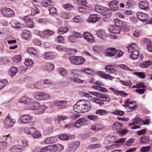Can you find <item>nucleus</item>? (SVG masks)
<instances>
[{
	"label": "nucleus",
	"mask_w": 152,
	"mask_h": 152,
	"mask_svg": "<svg viewBox=\"0 0 152 152\" xmlns=\"http://www.w3.org/2000/svg\"><path fill=\"white\" fill-rule=\"evenodd\" d=\"M133 101L130 98L125 99L124 102V104L123 105L125 107L128 108Z\"/></svg>",
	"instance_id": "09e8293b"
},
{
	"label": "nucleus",
	"mask_w": 152,
	"mask_h": 152,
	"mask_svg": "<svg viewBox=\"0 0 152 152\" xmlns=\"http://www.w3.org/2000/svg\"><path fill=\"white\" fill-rule=\"evenodd\" d=\"M61 16L63 18L65 19H68L71 16V15L68 12H62L60 14Z\"/></svg>",
	"instance_id": "c03bdc74"
},
{
	"label": "nucleus",
	"mask_w": 152,
	"mask_h": 152,
	"mask_svg": "<svg viewBox=\"0 0 152 152\" xmlns=\"http://www.w3.org/2000/svg\"><path fill=\"white\" fill-rule=\"evenodd\" d=\"M128 51L131 53L130 57L133 59H137L139 54V52L137 50L136 44L132 43L127 46Z\"/></svg>",
	"instance_id": "f257e3e1"
},
{
	"label": "nucleus",
	"mask_w": 152,
	"mask_h": 152,
	"mask_svg": "<svg viewBox=\"0 0 152 152\" xmlns=\"http://www.w3.org/2000/svg\"><path fill=\"white\" fill-rule=\"evenodd\" d=\"M110 9L113 11L117 10L118 9V1L113 0L109 3Z\"/></svg>",
	"instance_id": "412c9836"
},
{
	"label": "nucleus",
	"mask_w": 152,
	"mask_h": 152,
	"mask_svg": "<svg viewBox=\"0 0 152 152\" xmlns=\"http://www.w3.org/2000/svg\"><path fill=\"white\" fill-rule=\"evenodd\" d=\"M108 29L110 32L114 34H119L121 31V30L119 28L113 25H110Z\"/></svg>",
	"instance_id": "5701e85b"
},
{
	"label": "nucleus",
	"mask_w": 152,
	"mask_h": 152,
	"mask_svg": "<svg viewBox=\"0 0 152 152\" xmlns=\"http://www.w3.org/2000/svg\"><path fill=\"white\" fill-rule=\"evenodd\" d=\"M21 36L23 39L26 40H29L31 37V33L27 30H24L21 34Z\"/></svg>",
	"instance_id": "aec40b11"
},
{
	"label": "nucleus",
	"mask_w": 152,
	"mask_h": 152,
	"mask_svg": "<svg viewBox=\"0 0 152 152\" xmlns=\"http://www.w3.org/2000/svg\"><path fill=\"white\" fill-rule=\"evenodd\" d=\"M79 70L77 69H74L72 71V75L73 77H78L79 76Z\"/></svg>",
	"instance_id": "0e129e2a"
},
{
	"label": "nucleus",
	"mask_w": 152,
	"mask_h": 152,
	"mask_svg": "<svg viewBox=\"0 0 152 152\" xmlns=\"http://www.w3.org/2000/svg\"><path fill=\"white\" fill-rule=\"evenodd\" d=\"M149 137L144 136L141 137L140 140V142L141 144H148L149 143Z\"/></svg>",
	"instance_id": "473e14b6"
},
{
	"label": "nucleus",
	"mask_w": 152,
	"mask_h": 152,
	"mask_svg": "<svg viewBox=\"0 0 152 152\" xmlns=\"http://www.w3.org/2000/svg\"><path fill=\"white\" fill-rule=\"evenodd\" d=\"M51 145L46 146L42 148L40 150L41 152H53Z\"/></svg>",
	"instance_id": "e433bc0d"
},
{
	"label": "nucleus",
	"mask_w": 152,
	"mask_h": 152,
	"mask_svg": "<svg viewBox=\"0 0 152 152\" xmlns=\"http://www.w3.org/2000/svg\"><path fill=\"white\" fill-rule=\"evenodd\" d=\"M39 11L38 9L35 6H34L33 7L31 8V14L32 15L39 13Z\"/></svg>",
	"instance_id": "774afa93"
},
{
	"label": "nucleus",
	"mask_w": 152,
	"mask_h": 152,
	"mask_svg": "<svg viewBox=\"0 0 152 152\" xmlns=\"http://www.w3.org/2000/svg\"><path fill=\"white\" fill-rule=\"evenodd\" d=\"M59 139L63 140H67L69 138L68 135L65 134H60L59 135Z\"/></svg>",
	"instance_id": "338daca9"
},
{
	"label": "nucleus",
	"mask_w": 152,
	"mask_h": 152,
	"mask_svg": "<svg viewBox=\"0 0 152 152\" xmlns=\"http://www.w3.org/2000/svg\"><path fill=\"white\" fill-rule=\"evenodd\" d=\"M103 128L102 126L100 124H97L92 125L91 126V129L92 130L96 131L99 130H101Z\"/></svg>",
	"instance_id": "2f4dec72"
},
{
	"label": "nucleus",
	"mask_w": 152,
	"mask_h": 152,
	"mask_svg": "<svg viewBox=\"0 0 152 152\" xmlns=\"http://www.w3.org/2000/svg\"><path fill=\"white\" fill-rule=\"evenodd\" d=\"M0 12L2 15L7 17H13L15 15L14 11L9 8L3 7L1 10Z\"/></svg>",
	"instance_id": "39448f33"
},
{
	"label": "nucleus",
	"mask_w": 152,
	"mask_h": 152,
	"mask_svg": "<svg viewBox=\"0 0 152 152\" xmlns=\"http://www.w3.org/2000/svg\"><path fill=\"white\" fill-rule=\"evenodd\" d=\"M98 37L102 39H104L106 36V34L104 31L103 29H99L96 32Z\"/></svg>",
	"instance_id": "7c9ffc66"
},
{
	"label": "nucleus",
	"mask_w": 152,
	"mask_h": 152,
	"mask_svg": "<svg viewBox=\"0 0 152 152\" xmlns=\"http://www.w3.org/2000/svg\"><path fill=\"white\" fill-rule=\"evenodd\" d=\"M23 19L25 21L24 25L26 27L33 28L34 27V23L29 15L24 16Z\"/></svg>",
	"instance_id": "9d476101"
},
{
	"label": "nucleus",
	"mask_w": 152,
	"mask_h": 152,
	"mask_svg": "<svg viewBox=\"0 0 152 152\" xmlns=\"http://www.w3.org/2000/svg\"><path fill=\"white\" fill-rule=\"evenodd\" d=\"M42 94H43L42 92H36L33 94V96L37 100H42Z\"/></svg>",
	"instance_id": "58836bf2"
},
{
	"label": "nucleus",
	"mask_w": 152,
	"mask_h": 152,
	"mask_svg": "<svg viewBox=\"0 0 152 152\" xmlns=\"http://www.w3.org/2000/svg\"><path fill=\"white\" fill-rule=\"evenodd\" d=\"M53 152L61 151L64 149V147L61 144L54 145H51Z\"/></svg>",
	"instance_id": "393cba45"
},
{
	"label": "nucleus",
	"mask_w": 152,
	"mask_h": 152,
	"mask_svg": "<svg viewBox=\"0 0 152 152\" xmlns=\"http://www.w3.org/2000/svg\"><path fill=\"white\" fill-rule=\"evenodd\" d=\"M54 105L56 106H63L65 105L66 102L65 101L61 100L60 101H55L54 102Z\"/></svg>",
	"instance_id": "37998d69"
},
{
	"label": "nucleus",
	"mask_w": 152,
	"mask_h": 152,
	"mask_svg": "<svg viewBox=\"0 0 152 152\" xmlns=\"http://www.w3.org/2000/svg\"><path fill=\"white\" fill-rule=\"evenodd\" d=\"M31 100V99L28 98L25 96L22 97L19 101L20 103L27 104L28 102ZM31 101H30V102Z\"/></svg>",
	"instance_id": "49530a36"
},
{
	"label": "nucleus",
	"mask_w": 152,
	"mask_h": 152,
	"mask_svg": "<svg viewBox=\"0 0 152 152\" xmlns=\"http://www.w3.org/2000/svg\"><path fill=\"white\" fill-rule=\"evenodd\" d=\"M77 77H71V78L70 77L69 79L71 81H73L75 82L79 83H83V81L80 79L78 78Z\"/></svg>",
	"instance_id": "69168bd1"
},
{
	"label": "nucleus",
	"mask_w": 152,
	"mask_h": 152,
	"mask_svg": "<svg viewBox=\"0 0 152 152\" xmlns=\"http://www.w3.org/2000/svg\"><path fill=\"white\" fill-rule=\"evenodd\" d=\"M4 121L5 127L6 128H8L13 126L15 124L16 121L14 119L6 118Z\"/></svg>",
	"instance_id": "2eb2a0df"
},
{
	"label": "nucleus",
	"mask_w": 152,
	"mask_h": 152,
	"mask_svg": "<svg viewBox=\"0 0 152 152\" xmlns=\"http://www.w3.org/2000/svg\"><path fill=\"white\" fill-rule=\"evenodd\" d=\"M146 86L143 82H140L132 87L133 88H138L135 90L136 92L140 94H143L145 91Z\"/></svg>",
	"instance_id": "6e6552de"
},
{
	"label": "nucleus",
	"mask_w": 152,
	"mask_h": 152,
	"mask_svg": "<svg viewBox=\"0 0 152 152\" xmlns=\"http://www.w3.org/2000/svg\"><path fill=\"white\" fill-rule=\"evenodd\" d=\"M113 22L116 26L119 28L120 30L122 29L125 31H127L129 30L126 22L118 18L114 19Z\"/></svg>",
	"instance_id": "423d86ee"
},
{
	"label": "nucleus",
	"mask_w": 152,
	"mask_h": 152,
	"mask_svg": "<svg viewBox=\"0 0 152 152\" xmlns=\"http://www.w3.org/2000/svg\"><path fill=\"white\" fill-rule=\"evenodd\" d=\"M44 70L48 71H51L54 69V66L53 64L50 63H46L43 66Z\"/></svg>",
	"instance_id": "a878e982"
},
{
	"label": "nucleus",
	"mask_w": 152,
	"mask_h": 152,
	"mask_svg": "<svg viewBox=\"0 0 152 152\" xmlns=\"http://www.w3.org/2000/svg\"><path fill=\"white\" fill-rule=\"evenodd\" d=\"M34 128H35L33 127H26L23 130L26 133L31 134Z\"/></svg>",
	"instance_id": "a19ab883"
},
{
	"label": "nucleus",
	"mask_w": 152,
	"mask_h": 152,
	"mask_svg": "<svg viewBox=\"0 0 152 152\" xmlns=\"http://www.w3.org/2000/svg\"><path fill=\"white\" fill-rule=\"evenodd\" d=\"M133 74L136 75L142 79H144L146 77L145 73L143 72H134L133 73Z\"/></svg>",
	"instance_id": "8fccbe9b"
},
{
	"label": "nucleus",
	"mask_w": 152,
	"mask_h": 152,
	"mask_svg": "<svg viewBox=\"0 0 152 152\" xmlns=\"http://www.w3.org/2000/svg\"><path fill=\"white\" fill-rule=\"evenodd\" d=\"M96 114H99L100 115H104L106 114H108L107 111L103 109H99L96 110Z\"/></svg>",
	"instance_id": "5fc2aeb1"
},
{
	"label": "nucleus",
	"mask_w": 152,
	"mask_h": 152,
	"mask_svg": "<svg viewBox=\"0 0 152 152\" xmlns=\"http://www.w3.org/2000/svg\"><path fill=\"white\" fill-rule=\"evenodd\" d=\"M26 51L31 55L35 56L38 54V49L32 47L28 48L26 49Z\"/></svg>",
	"instance_id": "b1692460"
},
{
	"label": "nucleus",
	"mask_w": 152,
	"mask_h": 152,
	"mask_svg": "<svg viewBox=\"0 0 152 152\" xmlns=\"http://www.w3.org/2000/svg\"><path fill=\"white\" fill-rule=\"evenodd\" d=\"M24 64L27 67H31L34 64L33 61L30 59H26L25 60Z\"/></svg>",
	"instance_id": "a18cd8bd"
},
{
	"label": "nucleus",
	"mask_w": 152,
	"mask_h": 152,
	"mask_svg": "<svg viewBox=\"0 0 152 152\" xmlns=\"http://www.w3.org/2000/svg\"><path fill=\"white\" fill-rule=\"evenodd\" d=\"M151 65V61L148 60L146 61H143L142 62L140 65L141 67L142 68H146Z\"/></svg>",
	"instance_id": "ea45409f"
},
{
	"label": "nucleus",
	"mask_w": 152,
	"mask_h": 152,
	"mask_svg": "<svg viewBox=\"0 0 152 152\" xmlns=\"http://www.w3.org/2000/svg\"><path fill=\"white\" fill-rule=\"evenodd\" d=\"M75 1L78 5H82L84 6H86L87 2L86 0H75Z\"/></svg>",
	"instance_id": "4d7b16f0"
},
{
	"label": "nucleus",
	"mask_w": 152,
	"mask_h": 152,
	"mask_svg": "<svg viewBox=\"0 0 152 152\" xmlns=\"http://www.w3.org/2000/svg\"><path fill=\"white\" fill-rule=\"evenodd\" d=\"M80 142L79 141H76L75 142H72L69 147L73 148V150H75L79 146Z\"/></svg>",
	"instance_id": "864d4df0"
},
{
	"label": "nucleus",
	"mask_w": 152,
	"mask_h": 152,
	"mask_svg": "<svg viewBox=\"0 0 152 152\" xmlns=\"http://www.w3.org/2000/svg\"><path fill=\"white\" fill-rule=\"evenodd\" d=\"M33 117L29 114L21 115L18 120V121L22 124H27L32 120Z\"/></svg>",
	"instance_id": "9b49d317"
},
{
	"label": "nucleus",
	"mask_w": 152,
	"mask_h": 152,
	"mask_svg": "<svg viewBox=\"0 0 152 152\" xmlns=\"http://www.w3.org/2000/svg\"><path fill=\"white\" fill-rule=\"evenodd\" d=\"M37 33L40 36L42 37H43L46 35L50 36L54 34V32L53 31L48 30H45L42 32L38 31Z\"/></svg>",
	"instance_id": "4be33fe9"
},
{
	"label": "nucleus",
	"mask_w": 152,
	"mask_h": 152,
	"mask_svg": "<svg viewBox=\"0 0 152 152\" xmlns=\"http://www.w3.org/2000/svg\"><path fill=\"white\" fill-rule=\"evenodd\" d=\"M69 60L71 63L77 65H82L86 61V59L81 56H71Z\"/></svg>",
	"instance_id": "f03ea898"
},
{
	"label": "nucleus",
	"mask_w": 152,
	"mask_h": 152,
	"mask_svg": "<svg viewBox=\"0 0 152 152\" xmlns=\"http://www.w3.org/2000/svg\"><path fill=\"white\" fill-rule=\"evenodd\" d=\"M96 73L97 75L101 77L106 80H112L115 78L114 77L110 74L105 73L102 71H99Z\"/></svg>",
	"instance_id": "a211bd4d"
},
{
	"label": "nucleus",
	"mask_w": 152,
	"mask_h": 152,
	"mask_svg": "<svg viewBox=\"0 0 152 152\" xmlns=\"http://www.w3.org/2000/svg\"><path fill=\"white\" fill-rule=\"evenodd\" d=\"M83 36L86 41L91 43L95 42V39L94 37L90 33L88 32H84Z\"/></svg>",
	"instance_id": "f8f14e48"
},
{
	"label": "nucleus",
	"mask_w": 152,
	"mask_h": 152,
	"mask_svg": "<svg viewBox=\"0 0 152 152\" xmlns=\"http://www.w3.org/2000/svg\"><path fill=\"white\" fill-rule=\"evenodd\" d=\"M53 3L49 0H44L42 3L43 6L45 7L52 5Z\"/></svg>",
	"instance_id": "3c124183"
},
{
	"label": "nucleus",
	"mask_w": 152,
	"mask_h": 152,
	"mask_svg": "<svg viewBox=\"0 0 152 152\" xmlns=\"http://www.w3.org/2000/svg\"><path fill=\"white\" fill-rule=\"evenodd\" d=\"M94 101L96 103L99 104L100 106H102L104 104V100H102L99 98H94Z\"/></svg>",
	"instance_id": "6e6d98bb"
},
{
	"label": "nucleus",
	"mask_w": 152,
	"mask_h": 152,
	"mask_svg": "<svg viewBox=\"0 0 152 152\" xmlns=\"http://www.w3.org/2000/svg\"><path fill=\"white\" fill-rule=\"evenodd\" d=\"M151 148L150 146H143L141 149V152H148L150 151Z\"/></svg>",
	"instance_id": "e2e57ef3"
},
{
	"label": "nucleus",
	"mask_w": 152,
	"mask_h": 152,
	"mask_svg": "<svg viewBox=\"0 0 152 152\" xmlns=\"http://www.w3.org/2000/svg\"><path fill=\"white\" fill-rule=\"evenodd\" d=\"M117 52V50L115 48H109L106 49L104 54L107 56L111 57L115 56Z\"/></svg>",
	"instance_id": "4468645a"
},
{
	"label": "nucleus",
	"mask_w": 152,
	"mask_h": 152,
	"mask_svg": "<svg viewBox=\"0 0 152 152\" xmlns=\"http://www.w3.org/2000/svg\"><path fill=\"white\" fill-rule=\"evenodd\" d=\"M110 89L114 92L115 94L117 96H120L121 97H126L128 95V94L125 92L124 91H119L117 89L113 88V87H110Z\"/></svg>",
	"instance_id": "f3484780"
},
{
	"label": "nucleus",
	"mask_w": 152,
	"mask_h": 152,
	"mask_svg": "<svg viewBox=\"0 0 152 152\" xmlns=\"http://www.w3.org/2000/svg\"><path fill=\"white\" fill-rule=\"evenodd\" d=\"M84 99H82L78 101L73 106V108L75 112L81 113L82 106L84 104Z\"/></svg>",
	"instance_id": "ddd939ff"
},
{
	"label": "nucleus",
	"mask_w": 152,
	"mask_h": 152,
	"mask_svg": "<svg viewBox=\"0 0 152 152\" xmlns=\"http://www.w3.org/2000/svg\"><path fill=\"white\" fill-rule=\"evenodd\" d=\"M103 9V7L99 5H96L95 6L94 10H95L101 14V13H103L102 11V10Z\"/></svg>",
	"instance_id": "13d9d810"
},
{
	"label": "nucleus",
	"mask_w": 152,
	"mask_h": 152,
	"mask_svg": "<svg viewBox=\"0 0 152 152\" xmlns=\"http://www.w3.org/2000/svg\"><path fill=\"white\" fill-rule=\"evenodd\" d=\"M140 8L143 10H146L149 9V4L145 1H141L139 4Z\"/></svg>",
	"instance_id": "c85d7f7f"
},
{
	"label": "nucleus",
	"mask_w": 152,
	"mask_h": 152,
	"mask_svg": "<svg viewBox=\"0 0 152 152\" xmlns=\"http://www.w3.org/2000/svg\"><path fill=\"white\" fill-rule=\"evenodd\" d=\"M18 69L16 67L13 66L10 69L9 71V73L10 75L13 76L15 75L18 72Z\"/></svg>",
	"instance_id": "79ce46f5"
},
{
	"label": "nucleus",
	"mask_w": 152,
	"mask_h": 152,
	"mask_svg": "<svg viewBox=\"0 0 152 152\" xmlns=\"http://www.w3.org/2000/svg\"><path fill=\"white\" fill-rule=\"evenodd\" d=\"M142 118H136L134 119L133 123L129 124V126H131L133 124H142Z\"/></svg>",
	"instance_id": "de8ad7c7"
},
{
	"label": "nucleus",
	"mask_w": 152,
	"mask_h": 152,
	"mask_svg": "<svg viewBox=\"0 0 152 152\" xmlns=\"http://www.w3.org/2000/svg\"><path fill=\"white\" fill-rule=\"evenodd\" d=\"M121 83L124 85L126 86H130L132 85V83L130 80L126 81L121 80Z\"/></svg>",
	"instance_id": "052dcab7"
},
{
	"label": "nucleus",
	"mask_w": 152,
	"mask_h": 152,
	"mask_svg": "<svg viewBox=\"0 0 152 152\" xmlns=\"http://www.w3.org/2000/svg\"><path fill=\"white\" fill-rule=\"evenodd\" d=\"M69 31L68 28L66 26L61 27L59 28L58 32L59 34H62L66 33Z\"/></svg>",
	"instance_id": "c9c22d12"
},
{
	"label": "nucleus",
	"mask_w": 152,
	"mask_h": 152,
	"mask_svg": "<svg viewBox=\"0 0 152 152\" xmlns=\"http://www.w3.org/2000/svg\"><path fill=\"white\" fill-rule=\"evenodd\" d=\"M31 135L34 138L36 139L42 136V134L40 131L35 128Z\"/></svg>",
	"instance_id": "bb28decb"
},
{
	"label": "nucleus",
	"mask_w": 152,
	"mask_h": 152,
	"mask_svg": "<svg viewBox=\"0 0 152 152\" xmlns=\"http://www.w3.org/2000/svg\"><path fill=\"white\" fill-rule=\"evenodd\" d=\"M80 72H81L84 73L86 74L90 75L93 72V70L89 68H86L85 67L82 68L80 69Z\"/></svg>",
	"instance_id": "72a5a7b5"
},
{
	"label": "nucleus",
	"mask_w": 152,
	"mask_h": 152,
	"mask_svg": "<svg viewBox=\"0 0 152 152\" xmlns=\"http://www.w3.org/2000/svg\"><path fill=\"white\" fill-rule=\"evenodd\" d=\"M55 57L54 53L53 52H48L46 53L44 55V58L47 59H51Z\"/></svg>",
	"instance_id": "c756f323"
},
{
	"label": "nucleus",
	"mask_w": 152,
	"mask_h": 152,
	"mask_svg": "<svg viewBox=\"0 0 152 152\" xmlns=\"http://www.w3.org/2000/svg\"><path fill=\"white\" fill-rule=\"evenodd\" d=\"M102 10V11L103 13H101L102 15L103 16H105L107 18H110L111 15V14L110 12L109 9L107 7H104L103 9Z\"/></svg>",
	"instance_id": "cd10ccee"
},
{
	"label": "nucleus",
	"mask_w": 152,
	"mask_h": 152,
	"mask_svg": "<svg viewBox=\"0 0 152 152\" xmlns=\"http://www.w3.org/2000/svg\"><path fill=\"white\" fill-rule=\"evenodd\" d=\"M32 99L28 102L27 104L28 108L30 110H37L38 111H39L38 113L40 114L43 113L44 110L42 109V107L39 106V104L37 102H34L32 101Z\"/></svg>",
	"instance_id": "20e7f679"
},
{
	"label": "nucleus",
	"mask_w": 152,
	"mask_h": 152,
	"mask_svg": "<svg viewBox=\"0 0 152 152\" xmlns=\"http://www.w3.org/2000/svg\"><path fill=\"white\" fill-rule=\"evenodd\" d=\"M100 18L96 14H92L89 15L87 19L88 22L94 23L100 19Z\"/></svg>",
	"instance_id": "6ab92c4d"
},
{
	"label": "nucleus",
	"mask_w": 152,
	"mask_h": 152,
	"mask_svg": "<svg viewBox=\"0 0 152 152\" xmlns=\"http://www.w3.org/2000/svg\"><path fill=\"white\" fill-rule=\"evenodd\" d=\"M84 104L82 106L81 113H85L89 111L91 108V105L90 102L87 100L84 99Z\"/></svg>",
	"instance_id": "dca6fc26"
},
{
	"label": "nucleus",
	"mask_w": 152,
	"mask_h": 152,
	"mask_svg": "<svg viewBox=\"0 0 152 152\" xmlns=\"http://www.w3.org/2000/svg\"><path fill=\"white\" fill-rule=\"evenodd\" d=\"M137 16L138 18L142 21L147 22L148 23L152 24V18L149 20V16L148 14L138 12L137 13Z\"/></svg>",
	"instance_id": "0eeeda50"
},
{
	"label": "nucleus",
	"mask_w": 152,
	"mask_h": 152,
	"mask_svg": "<svg viewBox=\"0 0 152 152\" xmlns=\"http://www.w3.org/2000/svg\"><path fill=\"white\" fill-rule=\"evenodd\" d=\"M105 69L109 73H115L117 72L118 70V66L114 64L107 65L105 66Z\"/></svg>",
	"instance_id": "1a4fd4ad"
},
{
	"label": "nucleus",
	"mask_w": 152,
	"mask_h": 152,
	"mask_svg": "<svg viewBox=\"0 0 152 152\" xmlns=\"http://www.w3.org/2000/svg\"><path fill=\"white\" fill-rule=\"evenodd\" d=\"M112 113L114 115H117L119 116H123L124 114V111L118 110H115L112 112Z\"/></svg>",
	"instance_id": "680f3d73"
},
{
	"label": "nucleus",
	"mask_w": 152,
	"mask_h": 152,
	"mask_svg": "<svg viewBox=\"0 0 152 152\" xmlns=\"http://www.w3.org/2000/svg\"><path fill=\"white\" fill-rule=\"evenodd\" d=\"M103 49V46L95 45L93 47L92 50L95 52L99 53L102 51Z\"/></svg>",
	"instance_id": "f704fd0d"
},
{
	"label": "nucleus",
	"mask_w": 152,
	"mask_h": 152,
	"mask_svg": "<svg viewBox=\"0 0 152 152\" xmlns=\"http://www.w3.org/2000/svg\"><path fill=\"white\" fill-rule=\"evenodd\" d=\"M137 107V104L135 101H133L128 107L129 109L134 110Z\"/></svg>",
	"instance_id": "bf43d9fd"
},
{
	"label": "nucleus",
	"mask_w": 152,
	"mask_h": 152,
	"mask_svg": "<svg viewBox=\"0 0 152 152\" xmlns=\"http://www.w3.org/2000/svg\"><path fill=\"white\" fill-rule=\"evenodd\" d=\"M22 59V57L20 55L15 56L12 58L13 61L16 63L20 62Z\"/></svg>",
	"instance_id": "603ef678"
},
{
	"label": "nucleus",
	"mask_w": 152,
	"mask_h": 152,
	"mask_svg": "<svg viewBox=\"0 0 152 152\" xmlns=\"http://www.w3.org/2000/svg\"><path fill=\"white\" fill-rule=\"evenodd\" d=\"M112 127L118 134L121 136L126 134L128 132V130L126 129H122L123 127V125L118 122L114 123L112 125Z\"/></svg>",
	"instance_id": "7ed1b4c3"
},
{
	"label": "nucleus",
	"mask_w": 152,
	"mask_h": 152,
	"mask_svg": "<svg viewBox=\"0 0 152 152\" xmlns=\"http://www.w3.org/2000/svg\"><path fill=\"white\" fill-rule=\"evenodd\" d=\"M55 139L53 137H49L46 138L44 141V142L46 144L53 143L54 142Z\"/></svg>",
	"instance_id": "4c0bfd02"
}]
</instances>
